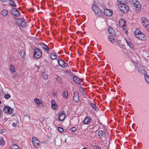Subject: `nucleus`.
I'll return each mask as SVG.
<instances>
[{
	"instance_id": "10",
	"label": "nucleus",
	"mask_w": 149,
	"mask_h": 149,
	"mask_svg": "<svg viewBox=\"0 0 149 149\" xmlns=\"http://www.w3.org/2000/svg\"><path fill=\"white\" fill-rule=\"evenodd\" d=\"M141 22L143 26L144 27L147 26L149 24V22L147 19L144 17H143L142 18Z\"/></svg>"
},
{
	"instance_id": "12",
	"label": "nucleus",
	"mask_w": 149,
	"mask_h": 149,
	"mask_svg": "<svg viewBox=\"0 0 149 149\" xmlns=\"http://www.w3.org/2000/svg\"><path fill=\"white\" fill-rule=\"evenodd\" d=\"M58 62L59 65L61 67L65 68L68 65V64L62 60H58Z\"/></svg>"
},
{
	"instance_id": "23",
	"label": "nucleus",
	"mask_w": 149,
	"mask_h": 149,
	"mask_svg": "<svg viewBox=\"0 0 149 149\" xmlns=\"http://www.w3.org/2000/svg\"><path fill=\"white\" fill-rule=\"evenodd\" d=\"M19 54L22 57H24L25 55V52L24 49H21Z\"/></svg>"
},
{
	"instance_id": "6",
	"label": "nucleus",
	"mask_w": 149,
	"mask_h": 149,
	"mask_svg": "<svg viewBox=\"0 0 149 149\" xmlns=\"http://www.w3.org/2000/svg\"><path fill=\"white\" fill-rule=\"evenodd\" d=\"M32 141L34 147L36 148H39L40 146V142L35 137H33Z\"/></svg>"
},
{
	"instance_id": "52",
	"label": "nucleus",
	"mask_w": 149,
	"mask_h": 149,
	"mask_svg": "<svg viewBox=\"0 0 149 149\" xmlns=\"http://www.w3.org/2000/svg\"><path fill=\"white\" fill-rule=\"evenodd\" d=\"M65 142H66V139H65Z\"/></svg>"
},
{
	"instance_id": "43",
	"label": "nucleus",
	"mask_w": 149,
	"mask_h": 149,
	"mask_svg": "<svg viewBox=\"0 0 149 149\" xmlns=\"http://www.w3.org/2000/svg\"><path fill=\"white\" fill-rule=\"evenodd\" d=\"M25 118L26 120L28 121H29L30 119V117L28 116H25Z\"/></svg>"
},
{
	"instance_id": "41",
	"label": "nucleus",
	"mask_w": 149,
	"mask_h": 149,
	"mask_svg": "<svg viewBox=\"0 0 149 149\" xmlns=\"http://www.w3.org/2000/svg\"><path fill=\"white\" fill-rule=\"evenodd\" d=\"M93 149H100V147L97 146H94L93 147Z\"/></svg>"
},
{
	"instance_id": "53",
	"label": "nucleus",
	"mask_w": 149,
	"mask_h": 149,
	"mask_svg": "<svg viewBox=\"0 0 149 149\" xmlns=\"http://www.w3.org/2000/svg\"><path fill=\"white\" fill-rule=\"evenodd\" d=\"M82 149H87L86 148H84Z\"/></svg>"
},
{
	"instance_id": "5",
	"label": "nucleus",
	"mask_w": 149,
	"mask_h": 149,
	"mask_svg": "<svg viewBox=\"0 0 149 149\" xmlns=\"http://www.w3.org/2000/svg\"><path fill=\"white\" fill-rule=\"evenodd\" d=\"M15 22L18 25L22 27H25L26 26V23L24 19L17 18L15 20Z\"/></svg>"
},
{
	"instance_id": "31",
	"label": "nucleus",
	"mask_w": 149,
	"mask_h": 149,
	"mask_svg": "<svg viewBox=\"0 0 149 149\" xmlns=\"http://www.w3.org/2000/svg\"><path fill=\"white\" fill-rule=\"evenodd\" d=\"M2 15L4 16H6L7 15L8 13V11L6 10H4L2 12Z\"/></svg>"
},
{
	"instance_id": "36",
	"label": "nucleus",
	"mask_w": 149,
	"mask_h": 149,
	"mask_svg": "<svg viewBox=\"0 0 149 149\" xmlns=\"http://www.w3.org/2000/svg\"><path fill=\"white\" fill-rule=\"evenodd\" d=\"M104 133L105 132H104L102 131H99L98 132V135L99 136L101 137L103 135H104Z\"/></svg>"
},
{
	"instance_id": "55",
	"label": "nucleus",
	"mask_w": 149,
	"mask_h": 149,
	"mask_svg": "<svg viewBox=\"0 0 149 149\" xmlns=\"http://www.w3.org/2000/svg\"><path fill=\"white\" fill-rule=\"evenodd\" d=\"M1 101H0V104H1Z\"/></svg>"
},
{
	"instance_id": "39",
	"label": "nucleus",
	"mask_w": 149,
	"mask_h": 149,
	"mask_svg": "<svg viewBox=\"0 0 149 149\" xmlns=\"http://www.w3.org/2000/svg\"><path fill=\"white\" fill-rule=\"evenodd\" d=\"M58 131L60 132H62L64 131L63 129L61 127H58Z\"/></svg>"
},
{
	"instance_id": "47",
	"label": "nucleus",
	"mask_w": 149,
	"mask_h": 149,
	"mask_svg": "<svg viewBox=\"0 0 149 149\" xmlns=\"http://www.w3.org/2000/svg\"><path fill=\"white\" fill-rule=\"evenodd\" d=\"M12 3H13V4L11 3V4L12 5V6H14V7H16V6L15 4L14 3V2L13 1H12Z\"/></svg>"
},
{
	"instance_id": "19",
	"label": "nucleus",
	"mask_w": 149,
	"mask_h": 149,
	"mask_svg": "<svg viewBox=\"0 0 149 149\" xmlns=\"http://www.w3.org/2000/svg\"><path fill=\"white\" fill-rule=\"evenodd\" d=\"M126 42L127 45H128L129 47L132 49L134 48V45L130 41V39L128 40H125Z\"/></svg>"
},
{
	"instance_id": "8",
	"label": "nucleus",
	"mask_w": 149,
	"mask_h": 149,
	"mask_svg": "<svg viewBox=\"0 0 149 149\" xmlns=\"http://www.w3.org/2000/svg\"><path fill=\"white\" fill-rule=\"evenodd\" d=\"M3 111L6 113H9L10 114H12L13 112V110L10 107L6 106H5L3 109Z\"/></svg>"
},
{
	"instance_id": "42",
	"label": "nucleus",
	"mask_w": 149,
	"mask_h": 149,
	"mask_svg": "<svg viewBox=\"0 0 149 149\" xmlns=\"http://www.w3.org/2000/svg\"><path fill=\"white\" fill-rule=\"evenodd\" d=\"M52 107L53 109H56L57 108V106L56 104L54 105H52Z\"/></svg>"
},
{
	"instance_id": "13",
	"label": "nucleus",
	"mask_w": 149,
	"mask_h": 149,
	"mask_svg": "<svg viewBox=\"0 0 149 149\" xmlns=\"http://www.w3.org/2000/svg\"><path fill=\"white\" fill-rule=\"evenodd\" d=\"M11 13L16 16H18L20 15L19 12L16 8H13L11 11Z\"/></svg>"
},
{
	"instance_id": "2",
	"label": "nucleus",
	"mask_w": 149,
	"mask_h": 149,
	"mask_svg": "<svg viewBox=\"0 0 149 149\" xmlns=\"http://www.w3.org/2000/svg\"><path fill=\"white\" fill-rule=\"evenodd\" d=\"M134 34L136 38L141 40H145L146 39V37L145 35L142 33L139 29H137L134 31Z\"/></svg>"
},
{
	"instance_id": "27",
	"label": "nucleus",
	"mask_w": 149,
	"mask_h": 149,
	"mask_svg": "<svg viewBox=\"0 0 149 149\" xmlns=\"http://www.w3.org/2000/svg\"><path fill=\"white\" fill-rule=\"evenodd\" d=\"M41 47L42 48L44 49L45 50H47V51H49V48L46 45L42 44L41 45Z\"/></svg>"
},
{
	"instance_id": "20",
	"label": "nucleus",
	"mask_w": 149,
	"mask_h": 149,
	"mask_svg": "<svg viewBox=\"0 0 149 149\" xmlns=\"http://www.w3.org/2000/svg\"><path fill=\"white\" fill-rule=\"evenodd\" d=\"M34 101L38 105H40L42 103V100L41 99L36 98L34 100Z\"/></svg>"
},
{
	"instance_id": "48",
	"label": "nucleus",
	"mask_w": 149,
	"mask_h": 149,
	"mask_svg": "<svg viewBox=\"0 0 149 149\" xmlns=\"http://www.w3.org/2000/svg\"><path fill=\"white\" fill-rule=\"evenodd\" d=\"M1 1L3 2H6L8 1V0H0Z\"/></svg>"
},
{
	"instance_id": "16",
	"label": "nucleus",
	"mask_w": 149,
	"mask_h": 149,
	"mask_svg": "<svg viewBox=\"0 0 149 149\" xmlns=\"http://www.w3.org/2000/svg\"><path fill=\"white\" fill-rule=\"evenodd\" d=\"M73 99L76 102H77L79 100V96L78 94L76 93H74V96L73 97Z\"/></svg>"
},
{
	"instance_id": "38",
	"label": "nucleus",
	"mask_w": 149,
	"mask_h": 149,
	"mask_svg": "<svg viewBox=\"0 0 149 149\" xmlns=\"http://www.w3.org/2000/svg\"><path fill=\"white\" fill-rule=\"evenodd\" d=\"M4 97L6 99H8L10 97V95L9 94H6L4 96Z\"/></svg>"
},
{
	"instance_id": "54",
	"label": "nucleus",
	"mask_w": 149,
	"mask_h": 149,
	"mask_svg": "<svg viewBox=\"0 0 149 149\" xmlns=\"http://www.w3.org/2000/svg\"><path fill=\"white\" fill-rule=\"evenodd\" d=\"M3 131L2 130V131H1V132H0V133H3Z\"/></svg>"
},
{
	"instance_id": "14",
	"label": "nucleus",
	"mask_w": 149,
	"mask_h": 149,
	"mask_svg": "<svg viewBox=\"0 0 149 149\" xmlns=\"http://www.w3.org/2000/svg\"><path fill=\"white\" fill-rule=\"evenodd\" d=\"M104 14L108 16H111L112 14V12L110 10L105 9L104 10Z\"/></svg>"
},
{
	"instance_id": "49",
	"label": "nucleus",
	"mask_w": 149,
	"mask_h": 149,
	"mask_svg": "<svg viewBox=\"0 0 149 149\" xmlns=\"http://www.w3.org/2000/svg\"><path fill=\"white\" fill-rule=\"evenodd\" d=\"M8 119L7 118H4L3 119V121L4 122H5L6 121H7V120Z\"/></svg>"
},
{
	"instance_id": "44",
	"label": "nucleus",
	"mask_w": 149,
	"mask_h": 149,
	"mask_svg": "<svg viewBox=\"0 0 149 149\" xmlns=\"http://www.w3.org/2000/svg\"><path fill=\"white\" fill-rule=\"evenodd\" d=\"M51 105H54L55 104H56L55 101L54 100H53L52 101V102H51Z\"/></svg>"
},
{
	"instance_id": "46",
	"label": "nucleus",
	"mask_w": 149,
	"mask_h": 149,
	"mask_svg": "<svg viewBox=\"0 0 149 149\" xmlns=\"http://www.w3.org/2000/svg\"><path fill=\"white\" fill-rule=\"evenodd\" d=\"M146 30H147V31L149 32V24L147 26L145 27Z\"/></svg>"
},
{
	"instance_id": "11",
	"label": "nucleus",
	"mask_w": 149,
	"mask_h": 149,
	"mask_svg": "<svg viewBox=\"0 0 149 149\" xmlns=\"http://www.w3.org/2000/svg\"><path fill=\"white\" fill-rule=\"evenodd\" d=\"M73 79L75 82L79 84H80L81 83L82 81V79L79 78L77 76H74Z\"/></svg>"
},
{
	"instance_id": "45",
	"label": "nucleus",
	"mask_w": 149,
	"mask_h": 149,
	"mask_svg": "<svg viewBox=\"0 0 149 149\" xmlns=\"http://www.w3.org/2000/svg\"><path fill=\"white\" fill-rule=\"evenodd\" d=\"M12 125L13 126V127H16V126H17V123H14V122H13V124H12Z\"/></svg>"
},
{
	"instance_id": "1",
	"label": "nucleus",
	"mask_w": 149,
	"mask_h": 149,
	"mask_svg": "<svg viewBox=\"0 0 149 149\" xmlns=\"http://www.w3.org/2000/svg\"><path fill=\"white\" fill-rule=\"evenodd\" d=\"M136 68L138 72L141 74H146L147 72V68L143 65H138L136 67Z\"/></svg>"
},
{
	"instance_id": "30",
	"label": "nucleus",
	"mask_w": 149,
	"mask_h": 149,
	"mask_svg": "<svg viewBox=\"0 0 149 149\" xmlns=\"http://www.w3.org/2000/svg\"><path fill=\"white\" fill-rule=\"evenodd\" d=\"M90 105L92 107V108H93L96 111L97 110V107L95 104L92 103H90Z\"/></svg>"
},
{
	"instance_id": "7",
	"label": "nucleus",
	"mask_w": 149,
	"mask_h": 149,
	"mask_svg": "<svg viewBox=\"0 0 149 149\" xmlns=\"http://www.w3.org/2000/svg\"><path fill=\"white\" fill-rule=\"evenodd\" d=\"M42 52L38 49H36L35 51L34 57L35 58L38 59L40 58L42 56Z\"/></svg>"
},
{
	"instance_id": "28",
	"label": "nucleus",
	"mask_w": 149,
	"mask_h": 149,
	"mask_svg": "<svg viewBox=\"0 0 149 149\" xmlns=\"http://www.w3.org/2000/svg\"><path fill=\"white\" fill-rule=\"evenodd\" d=\"M10 149H19V147L16 145H13L10 146Z\"/></svg>"
},
{
	"instance_id": "50",
	"label": "nucleus",
	"mask_w": 149,
	"mask_h": 149,
	"mask_svg": "<svg viewBox=\"0 0 149 149\" xmlns=\"http://www.w3.org/2000/svg\"><path fill=\"white\" fill-rule=\"evenodd\" d=\"M1 111L0 109V116L1 115Z\"/></svg>"
},
{
	"instance_id": "37",
	"label": "nucleus",
	"mask_w": 149,
	"mask_h": 149,
	"mask_svg": "<svg viewBox=\"0 0 149 149\" xmlns=\"http://www.w3.org/2000/svg\"><path fill=\"white\" fill-rule=\"evenodd\" d=\"M139 56L137 54L136 57V59H133L135 61H138L139 60Z\"/></svg>"
},
{
	"instance_id": "15",
	"label": "nucleus",
	"mask_w": 149,
	"mask_h": 149,
	"mask_svg": "<svg viewBox=\"0 0 149 149\" xmlns=\"http://www.w3.org/2000/svg\"><path fill=\"white\" fill-rule=\"evenodd\" d=\"M119 23L120 26L121 27H123L126 25V22L124 19H120Z\"/></svg>"
},
{
	"instance_id": "40",
	"label": "nucleus",
	"mask_w": 149,
	"mask_h": 149,
	"mask_svg": "<svg viewBox=\"0 0 149 149\" xmlns=\"http://www.w3.org/2000/svg\"><path fill=\"white\" fill-rule=\"evenodd\" d=\"M70 130L72 132H75L76 130V128L75 127H72L70 129Z\"/></svg>"
},
{
	"instance_id": "18",
	"label": "nucleus",
	"mask_w": 149,
	"mask_h": 149,
	"mask_svg": "<svg viewBox=\"0 0 149 149\" xmlns=\"http://www.w3.org/2000/svg\"><path fill=\"white\" fill-rule=\"evenodd\" d=\"M43 72L41 73V76L45 80L47 79L48 78V75L45 72V70L44 69Z\"/></svg>"
},
{
	"instance_id": "25",
	"label": "nucleus",
	"mask_w": 149,
	"mask_h": 149,
	"mask_svg": "<svg viewBox=\"0 0 149 149\" xmlns=\"http://www.w3.org/2000/svg\"><path fill=\"white\" fill-rule=\"evenodd\" d=\"M50 58L53 59H56L57 58L56 55L53 53L50 54Z\"/></svg>"
},
{
	"instance_id": "29",
	"label": "nucleus",
	"mask_w": 149,
	"mask_h": 149,
	"mask_svg": "<svg viewBox=\"0 0 149 149\" xmlns=\"http://www.w3.org/2000/svg\"><path fill=\"white\" fill-rule=\"evenodd\" d=\"M55 78L58 82L59 83H61L62 82V80L58 76L56 75L55 77Z\"/></svg>"
},
{
	"instance_id": "21",
	"label": "nucleus",
	"mask_w": 149,
	"mask_h": 149,
	"mask_svg": "<svg viewBox=\"0 0 149 149\" xmlns=\"http://www.w3.org/2000/svg\"><path fill=\"white\" fill-rule=\"evenodd\" d=\"M108 31L110 34L113 36L115 34V33L113 29L111 27H109L108 29Z\"/></svg>"
},
{
	"instance_id": "3",
	"label": "nucleus",
	"mask_w": 149,
	"mask_h": 149,
	"mask_svg": "<svg viewBox=\"0 0 149 149\" xmlns=\"http://www.w3.org/2000/svg\"><path fill=\"white\" fill-rule=\"evenodd\" d=\"M130 2L134 5L136 7V11L138 13L139 12L141 8V5L139 2L137 0H129Z\"/></svg>"
},
{
	"instance_id": "51",
	"label": "nucleus",
	"mask_w": 149,
	"mask_h": 149,
	"mask_svg": "<svg viewBox=\"0 0 149 149\" xmlns=\"http://www.w3.org/2000/svg\"><path fill=\"white\" fill-rule=\"evenodd\" d=\"M37 68L38 69H39V68H40V67L38 66H37Z\"/></svg>"
},
{
	"instance_id": "34",
	"label": "nucleus",
	"mask_w": 149,
	"mask_h": 149,
	"mask_svg": "<svg viewBox=\"0 0 149 149\" xmlns=\"http://www.w3.org/2000/svg\"><path fill=\"white\" fill-rule=\"evenodd\" d=\"M119 4H123L126 3L127 0H117Z\"/></svg>"
},
{
	"instance_id": "17",
	"label": "nucleus",
	"mask_w": 149,
	"mask_h": 149,
	"mask_svg": "<svg viewBox=\"0 0 149 149\" xmlns=\"http://www.w3.org/2000/svg\"><path fill=\"white\" fill-rule=\"evenodd\" d=\"M65 117V114L63 113H61L59 114V119L61 121L64 120Z\"/></svg>"
},
{
	"instance_id": "32",
	"label": "nucleus",
	"mask_w": 149,
	"mask_h": 149,
	"mask_svg": "<svg viewBox=\"0 0 149 149\" xmlns=\"http://www.w3.org/2000/svg\"><path fill=\"white\" fill-rule=\"evenodd\" d=\"M144 76L146 82L149 85V76L146 74H145Z\"/></svg>"
},
{
	"instance_id": "35",
	"label": "nucleus",
	"mask_w": 149,
	"mask_h": 149,
	"mask_svg": "<svg viewBox=\"0 0 149 149\" xmlns=\"http://www.w3.org/2000/svg\"><path fill=\"white\" fill-rule=\"evenodd\" d=\"M63 97L65 98H67L68 96V92L67 91H64L63 94Z\"/></svg>"
},
{
	"instance_id": "22",
	"label": "nucleus",
	"mask_w": 149,
	"mask_h": 149,
	"mask_svg": "<svg viewBox=\"0 0 149 149\" xmlns=\"http://www.w3.org/2000/svg\"><path fill=\"white\" fill-rule=\"evenodd\" d=\"M109 40L112 43H114L115 42V40L114 37L112 36H109L108 37Z\"/></svg>"
},
{
	"instance_id": "4",
	"label": "nucleus",
	"mask_w": 149,
	"mask_h": 149,
	"mask_svg": "<svg viewBox=\"0 0 149 149\" xmlns=\"http://www.w3.org/2000/svg\"><path fill=\"white\" fill-rule=\"evenodd\" d=\"M118 7L119 9L124 13H127L128 11L129 7L125 3L118 4Z\"/></svg>"
},
{
	"instance_id": "26",
	"label": "nucleus",
	"mask_w": 149,
	"mask_h": 149,
	"mask_svg": "<svg viewBox=\"0 0 149 149\" xmlns=\"http://www.w3.org/2000/svg\"><path fill=\"white\" fill-rule=\"evenodd\" d=\"M90 120L89 118L86 117L83 121V123L84 124H88L90 123Z\"/></svg>"
},
{
	"instance_id": "33",
	"label": "nucleus",
	"mask_w": 149,
	"mask_h": 149,
	"mask_svg": "<svg viewBox=\"0 0 149 149\" xmlns=\"http://www.w3.org/2000/svg\"><path fill=\"white\" fill-rule=\"evenodd\" d=\"M10 71L13 73L15 72V69L12 65H10Z\"/></svg>"
},
{
	"instance_id": "9",
	"label": "nucleus",
	"mask_w": 149,
	"mask_h": 149,
	"mask_svg": "<svg viewBox=\"0 0 149 149\" xmlns=\"http://www.w3.org/2000/svg\"><path fill=\"white\" fill-rule=\"evenodd\" d=\"M92 8L93 11L97 14L99 15L102 12L101 10L95 5H92Z\"/></svg>"
},
{
	"instance_id": "24",
	"label": "nucleus",
	"mask_w": 149,
	"mask_h": 149,
	"mask_svg": "<svg viewBox=\"0 0 149 149\" xmlns=\"http://www.w3.org/2000/svg\"><path fill=\"white\" fill-rule=\"evenodd\" d=\"M6 144V142L4 139L2 138H0V145L3 146Z\"/></svg>"
}]
</instances>
